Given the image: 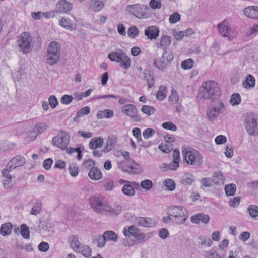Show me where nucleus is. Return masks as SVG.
I'll list each match as a JSON object with an SVG mask.
<instances>
[{"instance_id":"nucleus-1","label":"nucleus","mask_w":258,"mask_h":258,"mask_svg":"<svg viewBox=\"0 0 258 258\" xmlns=\"http://www.w3.org/2000/svg\"><path fill=\"white\" fill-rule=\"evenodd\" d=\"M89 203L93 210L99 214L117 216L121 211L120 205L112 207L108 199L104 196H92L89 199Z\"/></svg>"},{"instance_id":"nucleus-2","label":"nucleus","mask_w":258,"mask_h":258,"mask_svg":"<svg viewBox=\"0 0 258 258\" xmlns=\"http://www.w3.org/2000/svg\"><path fill=\"white\" fill-rule=\"evenodd\" d=\"M199 95L206 99H215L220 96V88L214 81L205 82L199 89Z\"/></svg>"},{"instance_id":"nucleus-3","label":"nucleus","mask_w":258,"mask_h":258,"mask_svg":"<svg viewBox=\"0 0 258 258\" xmlns=\"http://www.w3.org/2000/svg\"><path fill=\"white\" fill-rule=\"evenodd\" d=\"M243 125L248 134L251 136H258V115L249 112L243 117Z\"/></svg>"},{"instance_id":"nucleus-4","label":"nucleus","mask_w":258,"mask_h":258,"mask_svg":"<svg viewBox=\"0 0 258 258\" xmlns=\"http://www.w3.org/2000/svg\"><path fill=\"white\" fill-rule=\"evenodd\" d=\"M167 214L173 217V223L181 225L185 223L188 218L186 209L180 206H171L167 208Z\"/></svg>"},{"instance_id":"nucleus-5","label":"nucleus","mask_w":258,"mask_h":258,"mask_svg":"<svg viewBox=\"0 0 258 258\" xmlns=\"http://www.w3.org/2000/svg\"><path fill=\"white\" fill-rule=\"evenodd\" d=\"M225 109L226 107L222 100L213 101L207 110L206 115L207 118L210 121H215L220 114L224 113Z\"/></svg>"},{"instance_id":"nucleus-6","label":"nucleus","mask_w":258,"mask_h":258,"mask_svg":"<svg viewBox=\"0 0 258 258\" xmlns=\"http://www.w3.org/2000/svg\"><path fill=\"white\" fill-rule=\"evenodd\" d=\"M20 51L23 54L30 53L33 48L34 41L31 34L27 32H22L17 40Z\"/></svg>"},{"instance_id":"nucleus-7","label":"nucleus","mask_w":258,"mask_h":258,"mask_svg":"<svg viewBox=\"0 0 258 258\" xmlns=\"http://www.w3.org/2000/svg\"><path fill=\"white\" fill-rule=\"evenodd\" d=\"M108 58L111 61L119 63L120 66L125 69H128L131 65V61L126 53L122 49H117L110 52Z\"/></svg>"},{"instance_id":"nucleus-8","label":"nucleus","mask_w":258,"mask_h":258,"mask_svg":"<svg viewBox=\"0 0 258 258\" xmlns=\"http://www.w3.org/2000/svg\"><path fill=\"white\" fill-rule=\"evenodd\" d=\"M184 159L190 165L201 166L203 162V156L198 150L184 149L182 150Z\"/></svg>"},{"instance_id":"nucleus-9","label":"nucleus","mask_w":258,"mask_h":258,"mask_svg":"<svg viewBox=\"0 0 258 258\" xmlns=\"http://www.w3.org/2000/svg\"><path fill=\"white\" fill-rule=\"evenodd\" d=\"M61 47L60 44L56 41L50 42L47 48V63L50 65L57 63L60 58Z\"/></svg>"},{"instance_id":"nucleus-10","label":"nucleus","mask_w":258,"mask_h":258,"mask_svg":"<svg viewBox=\"0 0 258 258\" xmlns=\"http://www.w3.org/2000/svg\"><path fill=\"white\" fill-rule=\"evenodd\" d=\"M149 9L147 5L135 4L128 5L126 7V11L130 14L139 19H145L148 17L146 11Z\"/></svg>"},{"instance_id":"nucleus-11","label":"nucleus","mask_w":258,"mask_h":258,"mask_svg":"<svg viewBox=\"0 0 258 258\" xmlns=\"http://www.w3.org/2000/svg\"><path fill=\"white\" fill-rule=\"evenodd\" d=\"M70 138V136L67 132L60 130L57 135L53 138L52 144L55 147L64 150L66 149L69 143Z\"/></svg>"},{"instance_id":"nucleus-12","label":"nucleus","mask_w":258,"mask_h":258,"mask_svg":"<svg viewBox=\"0 0 258 258\" xmlns=\"http://www.w3.org/2000/svg\"><path fill=\"white\" fill-rule=\"evenodd\" d=\"M173 58L174 55L172 53L164 50L161 58L154 59V64L158 69L163 70L170 66Z\"/></svg>"},{"instance_id":"nucleus-13","label":"nucleus","mask_w":258,"mask_h":258,"mask_svg":"<svg viewBox=\"0 0 258 258\" xmlns=\"http://www.w3.org/2000/svg\"><path fill=\"white\" fill-rule=\"evenodd\" d=\"M118 166L122 171L133 174H138L142 172L140 165L132 159H128L126 161L120 162Z\"/></svg>"},{"instance_id":"nucleus-14","label":"nucleus","mask_w":258,"mask_h":258,"mask_svg":"<svg viewBox=\"0 0 258 258\" xmlns=\"http://www.w3.org/2000/svg\"><path fill=\"white\" fill-rule=\"evenodd\" d=\"M217 28L220 34L224 37H228L229 40H233V37L231 33L233 31L231 23L226 19H224L220 22Z\"/></svg>"},{"instance_id":"nucleus-15","label":"nucleus","mask_w":258,"mask_h":258,"mask_svg":"<svg viewBox=\"0 0 258 258\" xmlns=\"http://www.w3.org/2000/svg\"><path fill=\"white\" fill-rule=\"evenodd\" d=\"M122 112L132 118L134 121L138 122L141 120L140 115L138 113L136 107L133 104H127L123 106Z\"/></svg>"},{"instance_id":"nucleus-16","label":"nucleus","mask_w":258,"mask_h":258,"mask_svg":"<svg viewBox=\"0 0 258 258\" xmlns=\"http://www.w3.org/2000/svg\"><path fill=\"white\" fill-rule=\"evenodd\" d=\"M73 9V4L67 0H59L55 5V12L57 14H67Z\"/></svg>"},{"instance_id":"nucleus-17","label":"nucleus","mask_w":258,"mask_h":258,"mask_svg":"<svg viewBox=\"0 0 258 258\" xmlns=\"http://www.w3.org/2000/svg\"><path fill=\"white\" fill-rule=\"evenodd\" d=\"M48 127V125L44 122H40L34 126L32 132H30L28 135L30 140L35 139L36 137L43 133Z\"/></svg>"},{"instance_id":"nucleus-18","label":"nucleus","mask_w":258,"mask_h":258,"mask_svg":"<svg viewBox=\"0 0 258 258\" xmlns=\"http://www.w3.org/2000/svg\"><path fill=\"white\" fill-rule=\"evenodd\" d=\"M134 221L139 226L145 227H151L155 224L154 220L150 217H136Z\"/></svg>"},{"instance_id":"nucleus-19","label":"nucleus","mask_w":258,"mask_h":258,"mask_svg":"<svg viewBox=\"0 0 258 258\" xmlns=\"http://www.w3.org/2000/svg\"><path fill=\"white\" fill-rule=\"evenodd\" d=\"M25 163V158L23 156L18 155L12 158L7 165L13 170L18 167L23 166Z\"/></svg>"},{"instance_id":"nucleus-20","label":"nucleus","mask_w":258,"mask_h":258,"mask_svg":"<svg viewBox=\"0 0 258 258\" xmlns=\"http://www.w3.org/2000/svg\"><path fill=\"white\" fill-rule=\"evenodd\" d=\"M139 186V184L136 182H130L125 184L122 188V192L126 196L132 197L135 195V188Z\"/></svg>"},{"instance_id":"nucleus-21","label":"nucleus","mask_w":258,"mask_h":258,"mask_svg":"<svg viewBox=\"0 0 258 258\" xmlns=\"http://www.w3.org/2000/svg\"><path fill=\"white\" fill-rule=\"evenodd\" d=\"M159 29L155 26L148 27L145 30V35L150 40L156 39L159 35Z\"/></svg>"},{"instance_id":"nucleus-22","label":"nucleus","mask_w":258,"mask_h":258,"mask_svg":"<svg viewBox=\"0 0 258 258\" xmlns=\"http://www.w3.org/2000/svg\"><path fill=\"white\" fill-rule=\"evenodd\" d=\"M171 40L170 36L167 35L162 36L159 42L156 43V46L158 48H161L164 50H167L168 47L170 45Z\"/></svg>"},{"instance_id":"nucleus-23","label":"nucleus","mask_w":258,"mask_h":258,"mask_svg":"<svg viewBox=\"0 0 258 258\" xmlns=\"http://www.w3.org/2000/svg\"><path fill=\"white\" fill-rule=\"evenodd\" d=\"M243 13L247 17L251 19H258V6H248L244 9Z\"/></svg>"},{"instance_id":"nucleus-24","label":"nucleus","mask_w":258,"mask_h":258,"mask_svg":"<svg viewBox=\"0 0 258 258\" xmlns=\"http://www.w3.org/2000/svg\"><path fill=\"white\" fill-rule=\"evenodd\" d=\"M143 77L147 81L148 87L151 89L155 84V79L153 73L149 69H145L143 72Z\"/></svg>"},{"instance_id":"nucleus-25","label":"nucleus","mask_w":258,"mask_h":258,"mask_svg":"<svg viewBox=\"0 0 258 258\" xmlns=\"http://www.w3.org/2000/svg\"><path fill=\"white\" fill-rule=\"evenodd\" d=\"M59 24L62 27L69 30L75 29V25L69 18L62 17L59 20Z\"/></svg>"},{"instance_id":"nucleus-26","label":"nucleus","mask_w":258,"mask_h":258,"mask_svg":"<svg viewBox=\"0 0 258 258\" xmlns=\"http://www.w3.org/2000/svg\"><path fill=\"white\" fill-rule=\"evenodd\" d=\"M140 232V229L135 225L125 227L123 230V233L125 237L133 236L134 238Z\"/></svg>"},{"instance_id":"nucleus-27","label":"nucleus","mask_w":258,"mask_h":258,"mask_svg":"<svg viewBox=\"0 0 258 258\" xmlns=\"http://www.w3.org/2000/svg\"><path fill=\"white\" fill-rule=\"evenodd\" d=\"M255 79L254 77L250 75H247L245 77V80L243 81L242 86L246 89H250L255 86Z\"/></svg>"},{"instance_id":"nucleus-28","label":"nucleus","mask_w":258,"mask_h":258,"mask_svg":"<svg viewBox=\"0 0 258 258\" xmlns=\"http://www.w3.org/2000/svg\"><path fill=\"white\" fill-rule=\"evenodd\" d=\"M88 176L91 179L94 180H99L102 178L101 172L98 168L94 167L91 168L89 172Z\"/></svg>"},{"instance_id":"nucleus-29","label":"nucleus","mask_w":258,"mask_h":258,"mask_svg":"<svg viewBox=\"0 0 258 258\" xmlns=\"http://www.w3.org/2000/svg\"><path fill=\"white\" fill-rule=\"evenodd\" d=\"M12 224L10 222L2 224L0 228V234L3 236H7L11 234Z\"/></svg>"},{"instance_id":"nucleus-30","label":"nucleus","mask_w":258,"mask_h":258,"mask_svg":"<svg viewBox=\"0 0 258 258\" xmlns=\"http://www.w3.org/2000/svg\"><path fill=\"white\" fill-rule=\"evenodd\" d=\"M103 140L102 138H93L90 141L89 147L91 149L100 148L103 146Z\"/></svg>"},{"instance_id":"nucleus-31","label":"nucleus","mask_w":258,"mask_h":258,"mask_svg":"<svg viewBox=\"0 0 258 258\" xmlns=\"http://www.w3.org/2000/svg\"><path fill=\"white\" fill-rule=\"evenodd\" d=\"M90 9L95 12L101 11L104 7V3L100 0H91L90 3Z\"/></svg>"},{"instance_id":"nucleus-32","label":"nucleus","mask_w":258,"mask_h":258,"mask_svg":"<svg viewBox=\"0 0 258 258\" xmlns=\"http://www.w3.org/2000/svg\"><path fill=\"white\" fill-rule=\"evenodd\" d=\"M70 242L71 247L74 251L77 252V251L79 250V248L82 244L80 243L78 236L72 235L71 236L70 238Z\"/></svg>"},{"instance_id":"nucleus-33","label":"nucleus","mask_w":258,"mask_h":258,"mask_svg":"<svg viewBox=\"0 0 258 258\" xmlns=\"http://www.w3.org/2000/svg\"><path fill=\"white\" fill-rule=\"evenodd\" d=\"M113 111L110 109H105L104 110H100L97 114L98 119H103L104 118H110L113 116Z\"/></svg>"},{"instance_id":"nucleus-34","label":"nucleus","mask_w":258,"mask_h":258,"mask_svg":"<svg viewBox=\"0 0 258 258\" xmlns=\"http://www.w3.org/2000/svg\"><path fill=\"white\" fill-rule=\"evenodd\" d=\"M213 182L216 185H222L224 183V178L222 173L220 171L216 172L213 175Z\"/></svg>"},{"instance_id":"nucleus-35","label":"nucleus","mask_w":258,"mask_h":258,"mask_svg":"<svg viewBox=\"0 0 258 258\" xmlns=\"http://www.w3.org/2000/svg\"><path fill=\"white\" fill-rule=\"evenodd\" d=\"M103 235L104 237L106 242H116L117 241V235L113 231H106L104 232Z\"/></svg>"},{"instance_id":"nucleus-36","label":"nucleus","mask_w":258,"mask_h":258,"mask_svg":"<svg viewBox=\"0 0 258 258\" xmlns=\"http://www.w3.org/2000/svg\"><path fill=\"white\" fill-rule=\"evenodd\" d=\"M247 211L250 216L255 220H258V206L250 205L247 208Z\"/></svg>"},{"instance_id":"nucleus-37","label":"nucleus","mask_w":258,"mask_h":258,"mask_svg":"<svg viewBox=\"0 0 258 258\" xmlns=\"http://www.w3.org/2000/svg\"><path fill=\"white\" fill-rule=\"evenodd\" d=\"M90 112V108L89 106H85L76 113V116L74 118V120L75 122H78L79 118L84 115H87Z\"/></svg>"},{"instance_id":"nucleus-38","label":"nucleus","mask_w":258,"mask_h":258,"mask_svg":"<svg viewBox=\"0 0 258 258\" xmlns=\"http://www.w3.org/2000/svg\"><path fill=\"white\" fill-rule=\"evenodd\" d=\"M93 243L97 245L98 247H103L105 245L106 241L103 235H97L94 236L92 241Z\"/></svg>"},{"instance_id":"nucleus-39","label":"nucleus","mask_w":258,"mask_h":258,"mask_svg":"<svg viewBox=\"0 0 258 258\" xmlns=\"http://www.w3.org/2000/svg\"><path fill=\"white\" fill-rule=\"evenodd\" d=\"M42 209V203L40 201H37L33 204V207L30 211V214L36 216L39 214Z\"/></svg>"},{"instance_id":"nucleus-40","label":"nucleus","mask_w":258,"mask_h":258,"mask_svg":"<svg viewBox=\"0 0 258 258\" xmlns=\"http://www.w3.org/2000/svg\"><path fill=\"white\" fill-rule=\"evenodd\" d=\"M76 252L81 253L83 256L87 258H89L92 254V250L88 245L82 244L80 246L79 251Z\"/></svg>"},{"instance_id":"nucleus-41","label":"nucleus","mask_w":258,"mask_h":258,"mask_svg":"<svg viewBox=\"0 0 258 258\" xmlns=\"http://www.w3.org/2000/svg\"><path fill=\"white\" fill-rule=\"evenodd\" d=\"M167 87L160 86L156 94V98L159 101L163 100L166 97Z\"/></svg>"},{"instance_id":"nucleus-42","label":"nucleus","mask_w":258,"mask_h":258,"mask_svg":"<svg viewBox=\"0 0 258 258\" xmlns=\"http://www.w3.org/2000/svg\"><path fill=\"white\" fill-rule=\"evenodd\" d=\"M179 97L177 92L174 89L171 90V94L168 98L169 101L172 104L178 103Z\"/></svg>"},{"instance_id":"nucleus-43","label":"nucleus","mask_w":258,"mask_h":258,"mask_svg":"<svg viewBox=\"0 0 258 258\" xmlns=\"http://www.w3.org/2000/svg\"><path fill=\"white\" fill-rule=\"evenodd\" d=\"M69 172L70 175L73 177L78 176L79 172V168L76 164L72 163L69 165Z\"/></svg>"},{"instance_id":"nucleus-44","label":"nucleus","mask_w":258,"mask_h":258,"mask_svg":"<svg viewBox=\"0 0 258 258\" xmlns=\"http://www.w3.org/2000/svg\"><path fill=\"white\" fill-rule=\"evenodd\" d=\"M236 186L234 184H229L225 186V190L228 196H233L236 191Z\"/></svg>"},{"instance_id":"nucleus-45","label":"nucleus","mask_w":258,"mask_h":258,"mask_svg":"<svg viewBox=\"0 0 258 258\" xmlns=\"http://www.w3.org/2000/svg\"><path fill=\"white\" fill-rule=\"evenodd\" d=\"M163 185L166 187V189L169 191H173L175 188V183L171 179H166L163 182Z\"/></svg>"},{"instance_id":"nucleus-46","label":"nucleus","mask_w":258,"mask_h":258,"mask_svg":"<svg viewBox=\"0 0 258 258\" xmlns=\"http://www.w3.org/2000/svg\"><path fill=\"white\" fill-rule=\"evenodd\" d=\"M194 181V176L189 173H185L182 178V183L185 185H190Z\"/></svg>"},{"instance_id":"nucleus-47","label":"nucleus","mask_w":258,"mask_h":258,"mask_svg":"<svg viewBox=\"0 0 258 258\" xmlns=\"http://www.w3.org/2000/svg\"><path fill=\"white\" fill-rule=\"evenodd\" d=\"M199 243L201 245H204L207 247H210L212 245L213 242L212 240L209 237L205 236H201L199 237Z\"/></svg>"},{"instance_id":"nucleus-48","label":"nucleus","mask_w":258,"mask_h":258,"mask_svg":"<svg viewBox=\"0 0 258 258\" xmlns=\"http://www.w3.org/2000/svg\"><path fill=\"white\" fill-rule=\"evenodd\" d=\"M179 163L175 161H173L169 164H163V166L165 168L166 170H170L172 171L176 170L179 167Z\"/></svg>"},{"instance_id":"nucleus-49","label":"nucleus","mask_w":258,"mask_h":258,"mask_svg":"<svg viewBox=\"0 0 258 258\" xmlns=\"http://www.w3.org/2000/svg\"><path fill=\"white\" fill-rule=\"evenodd\" d=\"M21 234L22 237L28 239L30 237V231L28 227L26 224H22L21 226Z\"/></svg>"},{"instance_id":"nucleus-50","label":"nucleus","mask_w":258,"mask_h":258,"mask_svg":"<svg viewBox=\"0 0 258 258\" xmlns=\"http://www.w3.org/2000/svg\"><path fill=\"white\" fill-rule=\"evenodd\" d=\"M230 102L232 105H238L241 102V97L238 93H234L231 96Z\"/></svg>"},{"instance_id":"nucleus-51","label":"nucleus","mask_w":258,"mask_h":258,"mask_svg":"<svg viewBox=\"0 0 258 258\" xmlns=\"http://www.w3.org/2000/svg\"><path fill=\"white\" fill-rule=\"evenodd\" d=\"M127 33L130 37L134 38L138 36L139 31L136 26H133L128 29Z\"/></svg>"},{"instance_id":"nucleus-52","label":"nucleus","mask_w":258,"mask_h":258,"mask_svg":"<svg viewBox=\"0 0 258 258\" xmlns=\"http://www.w3.org/2000/svg\"><path fill=\"white\" fill-rule=\"evenodd\" d=\"M141 111L143 113L150 116L155 113V108L148 105H143L142 107Z\"/></svg>"},{"instance_id":"nucleus-53","label":"nucleus","mask_w":258,"mask_h":258,"mask_svg":"<svg viewBox=\"0 0 258 258\" xmlns=\"http://www.w3.org/2000/svg\"><path fill=\"white\" fill-rule=\"evenodd\" d=\"M141 186L146 190H149L153 186L152 181L150 179H145L141 181Z\"/></svg>"},{"instance_id":"nucleus-54","label":"nucleus","mask_w":258,"mask_h":258,"mask_svg":"<svg viewBox=\"0 0 258 258\" xmlns=\"http://www.w3.org/2000/svg\"><path fill=\"white\" fill-rule=\"evenodd\" d=\"M162 127L165 130L175 131L177 130L176 125L172 122H164L162 124Z\"/></svg>"},{"instance_id":"nucleus-55","label":"nucleus","mask_w":258,"mask_h":258,"mask_svg":"<svg viewBox=\"0 0 258 258\" xmlns=\"http://www.w3.org/2000/svg\"><path fill=\"white\" fill-rule=\"evenodd\" d=\"M181 18L180 15L177 12H174L171 15L169 18V22L171 24H175L179 21Z\"/></svg>"},{"instance_id":"nucleus-56","label":"nucleus","mask_w":258,"mask_h":258,"mask_svg":"<svg viewBox=\"0 0 258 258\" xmlns=\"http://www.w3.org/2000/svg\"><path fill=\"white\" fill-rule=\"evenodd\" d=\"M149 236L145 233L140 232L136 236L135 238L138 241L139 243H143L149 239Z\"/></svg>"},{"instance_id":"nucleus-57","label":"nucleus","mask_w":258,"mask_h":258,"mask_svg":"<svg viewBox=\"0 0 258 258\" xmlns=\"http://www.w3.org/2000/svg\"><path fill=\"white\" fill-rule=\"evenodd\" d=\"M149 6L152 9H159L162 7L161 0H151Z\"/></svg>"},{"instance_id":"nucleus-58","label":"nucleus","mask_w":258,"mask_h":258,"mask_svg":"<svg viewBox=\"0 0 258 258\" xmlns=\"http://www.w3.org/2000/svg\"><path fill=\"white\" fill-rule=\"evenodd\" d=\"M194 63V60L189 58L181 63V67L184 70L189 69L192 67Z\"/></svg>"},{"instance_id":"nucleus-59","label":"nucleus","mask_w":258,"mask_h":258,"mask_svg":"<svg viewBox=\"0 0 258 258\" xmlns=\"http://www.w3.org/2000/svg\"><path fill=\"white\" fill-rule=\"evenodd\" d=\"M13 169H11V168L7 164L5 168L2 171V175L3 177L6 179H10L13 178L12 176L10 174V172Z\"/></svg>"},{"instance_id":"nucleus-60","label":"nucleus","mask_w":258,"mask_h":258,"mask_svg":"<svg viewBox=\"0 0 258 258\" xmlns=\"http://www.w3.org/2000/svg\"><path fill=\"white\" fill-rule=\"evenodd\" d=\"M206 258H222L221 256L216 251L210 250L206 253Z\"/></svg>"},{"instance_id":"nucleus-61","label":"nucleus","mask_w":258,"mask_h":258,"mask_svg":"<svg viewBox=\"0 0 258 258\" xmlns=\"http://www.w3.org/2000/svg\"><path fill=\"white\" fill-rule=\"evenodd\" d=\"M73 99L71 95H64L60 99V102L62 104H69L72 102Z\"/></svg>"},{"instance_id":"nucleus-62","label":"nucleus","mask_w":258,"mask_h":258,"mask_svg":"<svg viewBox=\"0 0 258 258\" xmlns=\"http://www.w3.org/2000/svg\"><path fill=\"white\" fill-rule=\"evenodd\" d=\"M13 178L10 179H6L3 181V186L6 189H11L13 186L14 183L12 182Z\"/></svg>"},{"instance_id":"nucleus-63","label":"nucleus","mask_w":258,"mask_h":258,"mask_svg":"<svg viewBox=\"0 0 258 258\" xmlns=\"http://www.w3.org/2000/svg\"><path fill=\"white\" fill-rule=\"evenodd\" d=\"M227 138L224 135H219L215 139V142L217 145L224 144L227 142Z\"/></svg>"},{"instance_id":"nucleus-64","label":"nucleus","mask_w":258,"mask_h":258,"mask_svg":"<svg viewBox=\"0 0 258 258\" xmlns=\"http://www.w3.org/2000/svg\"><path fill=\"white\" fill-rule=\"evenodd\" d=\"M257 33H258V24H254L250 30L247 32L246 35L247 36H250Z\"/></svg>"}]
</instances>
